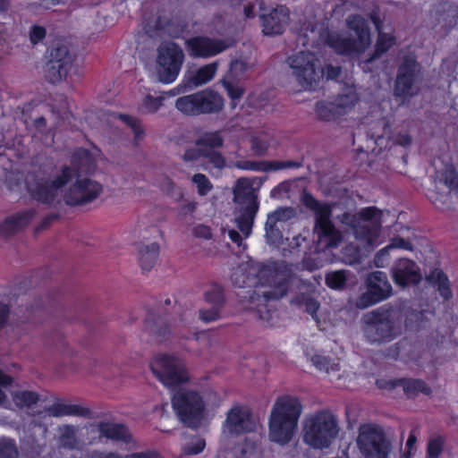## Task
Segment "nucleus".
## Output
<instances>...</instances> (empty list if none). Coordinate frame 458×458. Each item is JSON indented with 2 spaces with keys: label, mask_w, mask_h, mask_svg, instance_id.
<instances>
[{
  "label": "nucleus",
  "mask_w": 458,
  "mask_h": 458,
  "mask_svg": "<svg viewBox=\"0 0 458 458\" xmlns=\"http://www.w3.org/2000/svg\"><path fill=\"white\" fill-rule=\"evenodd\" d=\"M292 276L291 268L284 263L263 267L258 273L260 287L249 295L250 309L265 306L268 301L278 300L286 295Z\"/></svg>",
  "instance_id": "20e7f679"
},
{
  "label": "nucleus",
  "mask_w": 458,
  "mask_h": 458,
  "mask_svg": "<svg viewBox=\"0 0 458 458\" xmlns=\"http://www.w3.org/2000/svg\"><path fill=\"white\" fill-rule=\"evenodd\" d=\"M289 21V11L284 6H277L268 14L262 16L263 31L267 35L281 34Z\"/></svg>",
  "instance_id": "4be33fe9"
},
{
  "label": "nucleus",
  "mask_w": 458,
  "mask_h": 458,
  "mask_svg": "<svg viewBox=\"0 0 458 458\" xmlns=\"http://www.w3.org/2000/svg\"><path fill=\"white\" fill-rule=\"evenodd\" d=\"M403 311L394 307H380L362 318V331L368 342H390L403 332Z\"/></svg>",
  "instance_id": "7ed1b4c3"
},
{
  "label": "nucleus",
  "mask_w": 458,
  "mask_h": 458,
  "mask_svg": "<svg viewBox=\"0 0 458 458\" xmlns=\"http://www.w3.org/2000/svg\"><path fill=\"white\" fill-rule=\"evenodd\" d=\"M234 222L240 233L234 229L228 231L230 239L238 246L242 239L251 233L254 218L259 210L258 193L253 182L248 178H240L233 187Z\"/></svg>",
  "instance_id": "f257e3e1"
},
{
  "label": "nucleus",
  "mask_w": 458,
  "mask_h": 458,
  "mask_svg": "<svg viewBox=\"0 0 458 458\" xmlns=\"http://www.w3.org/2000/svg\"><path fill=\"white\" fill-rule=\"evenodd\" d=\"M399 383L407 394H417L418 393L428 394L430 393V389L420 379L401 378Z\"/></svg>",
  "instance_id": "e433bc0d"
},
{
  "label": "nucleus",
  "mask_w": 458,
  "mask_h": 458,
  "mask_svg": "<svg viewBox=\"0 0 458 458\" xmlns=\"http://www.w3.org/2000/svg\"><path fill=\"white\" fill-rule=\"evenodd\" d=\"M72 183L64 192L63 199L69 206L82 205L92 201L101 192V185L88 178L74 177Z\"/></svg>",
  "instance_id": "f3484780"
},
{
  "label": "nucleus",
  "mask_w": 458,
  "mask_h": 458,
  "mask_svg": "<svg viewBox=\"0 0 458 458\" xmlns=\"http://www.w3.org/2000/svg\"><path fill=\"white\" fill-rule=\"evenodd\" d=\"M312 362L318 369L327 373L339 370V363L329 357L316 355L312 358Z\"/></svg>",
  "instance_id": "49530a36"
},
{
  "label": "nucleus",
  "mask_w": 458,
  "mask_h": 458,
  "mask_svg": "<svg viewBox=\"0 0 458 458\" xmlns=\"http://www.w3.org/2000/svg\"><path fill=\"white\" fill-rule=\"evenodd\" d=\"M248 267V264H241L233 269L231 276L233 284L240 288L245 287L248 284V282L250 280V273L247 274Z\"/></svg>",
  "instance_id": "de8ad7c7"
},
{
  "label": "nucleus",
  "mask_w": 458,
  "mask_h": 458,
  "mask_svg": "<svg viewBox=\"0 0 458 458\" xmlns=\"http://www.w3.org/2000/svg\"><path fill=\"white\" fill-rule=\"evenodd\" d=\"M99 458H164L158 452L155 450H147L144 452L133 453L128 455H120L116 453H108L102 454Z\"/></svg>",
  "instance_id": "864d4df0"
},
{
  "label": "nucleus",
  "mask_w": 458,
  "mask_h": 458,
  "mask_svg": "<svg viewBox=\"0 0 458 458\" xmlns=\"http://www.w3.org/2000/svg\"><path fill=\"white\" fill-rule=\"evenodd\" d=\"M356 442L365 458H388L391 444L379 426L361 425Z\"/></svg>",
  "instance_id": "9d476101"
},
{
  "label": "nucleus",
  "mask_w": 458,
  "mask_h": 458,
  "mask_svg": "<svg viewBox=\"0 0 458 458\" xmlns=\"http://www.w3.org/2000/svg\"><path fill=\"white\" fill-rule=\"evenodd\" d=\"M420 66L413 56H405L398 69L394 84V95L401 98H411L419 91Z\"/></svg>",
  "instance_id": "dca6fc26"
},
{
  "label": "nucleus",
  "mask_w": 458,
  "mask_h": 458,
  "mask_svg": "<svg viewBox=\"0 0 458 458\" xmlns=\"http://www.w3.org/2000/svg\"><path fill=\"white\" fill-rule=\"evenodd\" d=\"M304 205L314 213L313 242L318 251L336 248L343 241L342 233L331 220L332 206L319 202L311 195L304 197Z\"/></svg>",
  "instance_id": "423d86ee"
},
{
  "label": "nucleus",
  "mask_w": 458,
  "mask_h": 458,
  "mask_svg": "<svg viewBox=\"0 0 458 458\" xmlns=\"http://www.w3.org/2000/svg\"><path fill=\"white\" fill-rule=\"evenodd\" d=\"M165 21L157 18L154 21L147 22L144 29L150 38H158L162 36V33L165 30Z\"/></svg>",
  "instance_id": "bf43d9fd"
},
{
  "label": "nucleus",
  "mask_w": 458,
  "mask_h": 458,
  "mask_svg": "<svg viewBox=\"0 0 458 458\" xmlns=\"http://www.w3.org/2000/svg\"><path fill=\"white\" fill-rule=\"evenodd\" d=\"M74 173L71 167H62V169L50 178H41L30 186L31 196L46 204L60 202L63 188L72 181Z\"/></svg>",
  "instance_id": "9b49d317"
},
{
  "label": "nucleus",
  "mask_w": 458,
  "mask_h": 458,
  "mask_svg": "<svg viewBox=\"0 0 458 458\" xmlns=\"http://www.w3.org/2000/svg\"><path fill=\"white\" fill-rule=\"evenodd\" d=\"M428 281L438 285V290L445 299L451 297V292L448 287V279L440 269L433 270L428 276Z\"/></svg>",
  "instance_id": "4c0bfd02"
},
{
  "label": "nucleus",
  "mask_w": 458,
  "mask_h": 458,
  "mask_svg": "<svg viewBox=\"0 0 458 458\" xmlns=\"http://www.w3.org/2000/svg\"><path fill=\"white\" fill-rule=\"evenodd\" d=\"M98 430L101 436L124 443H130L132 440L129 429L123 424L110 422H102L98 425Z\"/></svg>",
  "instance_id": "393cba45"
},
{
  "label": "nucleus",
  "mask_w": 458,
  "mask_h": 458,
  "mask_svg": "<svg viewBox=\"0 0 458 458\" xmlns=\"http://www.w3.org/2000/svg\"><path fill=\"white\" fill-rule=\"evenodd\" d=\"M92 165V157L90 153L83 148L77 149L72 157V163L69 167H71L72 171L74 173L72 179L74 177H79L80 173L88 172ZM64 167H68L65 165Z\"/></svg>",
  "instance_id": "cd10ccee"
},
{
  "label": "nucleus",
  "mask_w": 458,
  "mask_h": 458,
  "mask_svg": "<svg viewBox=\"0 0 458 458\" xmlns=\"http://www.w3.org/2000/svg\"><path fill=\"white\" fill-rule=\"evenodd\" d=\"M162 105V99L159 98H153L151 96H147L140 106V110L142 113L151 114L155 113L158 110L160 106Z\"/></svg>",
  "instance_id": "680f3d73"
},
{
  "label": "nucleus",
  "mask_w": 458,
  "mask_h": 458,
  "mask_svg": "<svg viewBox=\"0 0 458 458\" xmlns=\"http://www.w3.org/2000/svg\"><path fill=\"white\" fill-rule=\"evenodd\" d=\"M345 22L347 28L354 33L355 38L331 32L327 36V44L341 55H352L364 53L371 44L367 21L359 14H352L346 18Z\"/></svg>",
  "instance_id": "0eeeda50"
},
{
  "label": "nucleus",
  "mask_w": 458,
  "mask_h": 458,
  "mask_svg": "<svg viewBox=\"0 0 458 458\" xmlns=\"http://www.w3.org/2000/svg\"><path fill=\"white\" fill-rule=\"evenodd\" d=\"M161 187L166 194L175 198L177 200L181 199L183 196L181 189L168 177L163 178Z\"/></svg>",
  "instance_id": "052dcab7"
},
{
  "label": "nucleus",
  "mask_w": 458,
  "mask_h": 458,
  "mask_svg": "<svg viewBox=\"0 0 458 458\" xmlns=\"http://www.w3.org/2000/svg\"><path fill=\"white\" fill-rule=\"evenodd\" d=\"M237 458H264L263 448L256 442L246 440Z\"/></svg>",
  "instance_id": "c03bdc74"
},
{
  "label": "nucleus",
  "mask_w": 458,
  "mask_h": 458,
  "mask_svg": "<svg viewBox=\"0 0 458 458\" xmlns=\"http://www.w3.org/2000/svg\"><path fill=\"white\" fill-rule=\"evenodd\" d=\"M236 81L223 79L222 83L233 99H239L242 95V89L235 85Z\"/></svg>",
  "instance_id": "774afa93"
},
{
  "label": "nucleus",
  "mask_w": 458,
  "mask_h": 458,
  "mask_svg": "<svg viewBox=\"0 0 458 458\" xmlns=\"http://www.w3.org/2000/svg\"><path fill=\"white\" fill-rule=\"evenodd\" d=\"M205 445L203 439L195 438L183 447V453L187 455L198 454L203 451Z\"/></svg>",
  "instance_id": "69168bd1"
},
{
  "label": "nucleus",
  "mask_w": 458,
  "mask_h": 458,
  "mask_svg": "<svg viewBox=\"0 0 458 458\" xmlns=\"http://www.w3.org/2000/svg\"><path fill=\"white\" fill-rule=\"evenodd\" d=\"M265 229L267 240L270 244L278 245L281 243L283 241V233L278 224L267 219Z\"/></svg>",
  "instance_id": "603ef678"
},
{
  "label": "nucleus",
  "mask_w": 458,
  "mask_h": 458,
  "mask_svg": "<svg viewBox=\"0 0 458 458\" xmlns=\"http://www.w3.org/2000/svg\"><path fill=\"white\" fill-rule=\"evenodd\" d=\"M72 65L48 60L45 66V77L51 83H57L67 77Z\"/></svg>",
  "instance_id": "7c9ffc66"
},
{
  "label": "nucleus",
  "mask_w": 458,
  "mask_h": 458,
  "mask_svg": "<svg viewBox=\"0 0 458 458\" xmlns=\"http://www.w3.org/2000/svg\"><path fill=\"white\" fill-rule=\"evenodd\" d=\"M336 416L331 411L322 410L304 420L303 441L313 448H328L339 433Z\"/></svg>",
  "instance_id": "6e6552de"
},
{
  "label": "nucleus",
  "mask_w": 458,
  "mask_h": 458,
  "mask_svg": "<svg viewBox=\"0 0 458 458\" xmlns=\"http://www.w3.org/2000/svg\"><path fill=\"white\" fill-rule=\"evenodd\" d=\"M349 272L346 270L332 271L326 275V284L332 289H343L348 279Z\"/></svg>",
  "instance_id": "79ce46f5"
},
{
  "label": "nucleus",
  "mask_w": 458,
  "mask_h": 458,
  "mask_svg": "<svg viewBox=\"0 0 458 458\" xmlns=\"http://www.w3.org/2000/svg\"><path fill=\"white\" fill-rule=\"evenodd\" d=\"M221 310L217 307H204L199 310V318L205 323L214 322L221 318Z\"/></svg>",
  "instance_id": "13d9d810"
},
{
  "label": "nucleus",
  "mask_w": 458,
  "mask_h": 458,
  "mask_svg": "<svg viewBox=\"0 0 458 458\" xmlns=\"http://www.w3.org/2000/svg\"><path fill=\"white\" fill-rule=\"evenodd\" d=\"M224 139L218 131L206 132L196 140L197 146H207L213 148L222 147Z\"/></svg>",
  "instance_id": "a18cd8bd"
},
{
  "label": "nucleus",
  "mask_w": 458,
  "mask_h": 458,
  "mask_svg": "<svg viewBox=\"0 0 458 458\" xmlns=\"http://www.w3.org/2000/svg\"><path fill=\"white\" fill-rule=\"evenodd\" d=\"M58 431L59 435V442L64 447L67 448H75L77 446V439H76V429L74 426L72 425H63L59 427Z\"/></svg>",
  "instance_id": "58836bf2"
},
{
  "label": "nucleus",
  "mask_w": 458,
  "mask_h": 458,
  "mask_svg": "<svg viewBox=\"0 0 458 458\" xmlns=\"http://www.w3.org/2000/svg\"><path fill=\"white\" fill-rule=\"evenodd\" d=\"M138 231L142 240L150 238L156 239L161 235V231L154 224L148 225V221L143 218L139 222Z\"/></svg>",
  "instance_id": "8fccbe9b"
},
{
  "label": "nucleus",
  "mask_w": 458,
  "mask_h": 458,
  "mask_svg": "<svg viewBox=\"0 0 458 458\" xmlns=\"http://www.w3.org/2000/svg\"><path fill=\"white\" fill-rule=\"evenodd\" d=\"M338 218L342 224L352 228L359 251H370L378 244L381 212L377 208H366L357 215L345 212Z\"/></svg>",
  "instance_id": "39448f33"
},
{
  "label": "nucleus",
  "mask_w": 458,
  "mask_h": 458,
  "mask_svg": "<svg viewBox=\"0 0 458 458\" xmlns=\"http://www.w3.org/2000/svg\"><path fill=\"white\" fill-rule=\"evenodd\" d=\"M273 136L267 131H259L250 139V148L255 156L263 157L273 142Z\"/></svg>",
  "instance_id": "2f4dec72"
},
{
  "label": "nucleus",
  "mask_w": 458,
  "mask_h": 458,
  "mask_svg": "<svg viewBox=\"0 0 458 458\" xmlns=\"http://www.w3.org/2000/svg\"><path fill=\"white\" fill-rule=\"evenodd\" d=\"M176 108L187 115H199L198 92L179 98L175 102Z\"/></svg>",
  "instance_id": "473e14b6"
},
{
  "label": "nucleus",
  "mask_w": 458,
  "mask_h": 458,
  "mask_svg": "<svg viewBox=\"0 0 458 458\" xmlns=\"http://www.w3.org/2000/svg\"><path fill=\"white\" fill-rule=\"evenodd\" d=\"M445 439L442 437H435L428 440L427 446V458H439L443 452Z\"/></svg>",
  "instance_id": "5fc2aeb1"
},
{
  "label": "nucleus",
  "mask_w": 458,
  "mask_h": 458,
  "mask_svg": "<svg viewBox=\"0 0 458 458\" xmlns=\"http://www.w3.org/2000/svg\"><path fill=\"white\" fill-rule=\"evenodd\" d=\"M296 216V211L293 208H279L267 216V220L279 224L284 223Z\"/></svg>",
  "instance_id": "09e8293b"
},
{
  "label": "nucleus",
  "mask_w": 458,
  "mask_h": 458,
  "mask_svg": "<svg viewBox=\"0 0 458 458\" xmlns=\"http://www.w3.org/2000/svg\"><path fill=\"white\" fill-rule=\"evenodd\" d=\"M33 216L34 211L30 209L7 217L0 224V237L5 238L15 233L26 226Z\"/></svg>",
  "instance_id": "5701e85b"
},
{
  "label": "nucleus",
  "mask_w": 458,
  "mask_h": 458,
  "mask_svg": "<svg viewBox=\"0 0 458 458\" xmlns=\"http://www.w3.org/2000/svg\"><path fill=\"white\" fill-rule=\"evenodd\" d=\"M298 303H301L305 306L306 311L310 313L317 320V311L319 309V303L310 297L302 296L301 298L296 299Z\"/></svg>",
  "instance_id": "338daca9"
},
{
  "label": "nucleus",
  "mask_w": 458,
  "mask_h": 458,
  "mask_svg": "<svg viewBox=\"0 0 458 458\" xmlns=\"http://www.w3.org/2000/svg\"><path fill=\"white\" fill-rule=\"evenodd\" d=\"M291 76L302 89H310L321 78L320 62L310 52L301 51L287 59Z\"/></svg>",
  "instance_id": "1a4fd4ad"
},
{
  "label": "nucleus",
  "mask_w": 458,
  "mask_h": 458,
  "mask_svg": "<svg viewBox=\"0 0 458 458\" xmlns=\"http://www.w3.org/2000/svg\"><path fill=\"white\" fill-rule=\"evenodd\" d=\"M146 329L155 335L157 341H163L170 335L165 318L155 314H150L147 318Z\"/></svg>",
  "instance_id": "c756f323"
},
{
  "label": "nucleus",
  "mask_w": 458,
  "mask_h": 458,
  "mask_svg": "<svg viewBox=\"0 0 458 458\" xmlns=\"http://www.w3.org/2000/svg\"><path fill=\"white\" fill-rule=\"evenodd\" d=\"M370 20L377 31V38L373 54L361 63V67L365 72L370 71L371 68L369 64L376 59H378L383 54L386 53L395 44V38L391 33L385 31L383 21L377 12L371 13Z\"/></svg>",
  "instance_id": "aec40b11"
},
{
  "label": "nucleus",
  "mask_w": 458,
  "mask_h": 458,
  "mask_svg": "<svg viewBox=\"0 0 458 458\" xmlns=\"http://www.w3.org/2000/svg\"><path fill=\"white\" fill-rule=\"evenodd\" d=\"M19 452L14 442L8 438L0 439V458H18Z\"/></svg>",
  "instance_id": "4d7b16f0"
},
{
  "label": "nucleus",
  "mask_w": 458,
  "mask_h": 458,
  "mask_svg": "<svg viewBox=\"0 0 458 458\" xmlns=\"http://www.w3.org/2000/svg\"><path fill=\"white\" fill-rule=\"evenodd\" d=\"M204 157H207L208 162L216 168L222 169L225 166V157L217 151L205 150Z\"/></svg>",
  "instance_id": "0e129e2a"
},
{
  "label": "nucleus",
  "mask_w": 458,
  "mask_h": 458,
  "mask_svg": "<svg viewBox=\"0 0 458 458\" xmlns=\"http://www.w3.org/2000/svg\"><path fill=\"white\" fill-rule=\"evenodd\" d=\"M39 399V394L34 391L19 390L13 394V401L20 409L32 408Z\"/></svg>",
  "instance_id": "c9c22d12"
},
{
  "label": "nucleus",
  "mask_w": 458,
  "mask_h": 458,
  "mask_svg": "<svg viewBox=\"0 0 458 458\" xmlns=\"http://www.w3.org/2000/svg\"><path fill=\"white\" fill-rule=\"evenodd\" d=\"M316 113L322 120H332L338 117L336 109L335 108L333 101L331 102H318L316 106Z\"/></svg>",
  "instance_id": "3c124183"
},
{
  "label": "nucleus",
  "mask_w": 458,
  "mask_h": 458,
  "mask_svg": "<svg viewBox=\"0 0 458 458\" xmlns=\"http://www.w3.org/2000/svg\"><path fill=\"white\" fill-rule=\"evenodd\" d=\"M257 427L255 418L246 407L236 405L227 412L225 428L231 434L240 435L255 431Z\"/></svg>",
  "instance_id": "a211bd4d"
},
{
  "label": "nucleus",
  "mask_w": 458,
  "mask_h": 458,
  "mask_svg": "<svg viewBox=\"0 0 458 458\" xmlns=\"http://www.w3.org/2000/svg\"><path fill=\"white\" fill-rule=\"evenodd\" d=\"M48 60L72 65L73 57L66 46L56 44L52 47Z\"/></svg>",
  "instance_id": "ea45409f"
},
{
  "label": "nucleus",
  "mask_w": 458,
  "mask_h": 458,
  "mask_svg": "<svg viewBox=\"0 0 458 458\" xmlns=\"http://www.w3.org/2000/svg\"><path fill=\"white\" fill-rule=\"evenodd\" d=\"M403 320L404 319V327L410 331H418L426 327L427 318L425 313L420 310H408L403 312Z\"/></svg>",
  "instance_id": "f704fd0d"
},
{
  "label": "nucleus",
  "mask_w": 458,
  "mask_h": 458,
  "mask_svg": "<svg viewBox=\"0 0 458 458\" xmlns=\"http://www.w3.org/2000/svg\"><path fill=\"white\" fill-rule=\"evenodd\" d=\"M392 271L394 282L401 286L417 284L421 278L417 265L407 259H399Z\"/></svg>",
  "instance_id": "412c9836"
},
{
  "label": "nucleus",
  "mask_w": 458,
  "mask_h": 458,
  "mask_svg": "<svg viewBox=\"0 0 458 458\" xmlns=\"http://www.w3.org/2000/svg\"><path fill=\"white\" fill-rule=\"evenodd\" d=\"M234 165L242 170L266 171L267 169V164L266 162L243 160L236 162Z\"/></svg>",
  "instance_id": "e2e57ef3"
},
{
  "label": "nucleus",
  "mask_w": 458,
  "mask_h": 458,
  "mask_svg": "<svg viewBox=\"0 0 458 458\" xmlns=\"http://www.w3.org/2000/svg\"><path fill=\"white\" fill-rule=\"evenodd\" d=\"M141 268L149 271L156 264L159 254V245L157 242H140L138 246Z\"/></svg>",
  "instance_id": "bb28decb"
},
{
  "label": "nucleus",
  "mask_w": 458,
  "mask_h": 458,
  "mask_svg": "<svg viewBox=\"0 0 458 458\" xmlns=\"http://www.w3.org/2000/svg\"><path fill=\"white\" fill-rule=\"evenodd\" d=\"M191 180L196 185L198 193L200 196H206L213 189V184L203 174H194Z\"/></svg>",
  "instance_id": "6e6d98bb"
},
{
  "label": "nucleus",
  "mask_w": 458,
  "mask_h": 458,
  "mask_svg": "<svg viewBox=\"0 0 458 458\" xmlns=\"http://www.w3.org/2000/svg\"><path fill=\"white\" fill-rule=\"evenodd\" d=\"M218 68V62H213L198 69L194 73L189 75L188 82L193 87H199L210 81Z\"/></svg>",
  "instance_id": "c85d7f7f"
},
{
  "label": "nucleus",
  "mask_w": 458,
  "mask_h": 458,
  "mask_svg": "<svg viewBox=\"0 0 458 458\" xmlns=\"http://www.w3.org/2000/svg\"><path fill=\"white\" fill-rule=\"evenodd\" d=\"M182 50L174 42H164L157 48V74L164 83L173 82L183 62Z\"/></svg>",
  "instance_id": "ddd939ff"
},
{
  "label": "nucleus",
  "mask_w": 458,
  "mask_h": 458,
  "mask_svg": "<svg viewBox=\"0 0 458 458\" xmlns=\"http://www.w3.org/2000/svg\"><path fill=\"white\" fill-rule=\"evenodd\" d=\"M365 283L366 292L355 301V306L358 309H367L389 298L392 294V285L386 274L382 271H374L369 274Z\"/></svg>",
  "instance_id": "4468645a"
},
{
  "label": "nucleus",
  "mask_w": 458,
  "mask_h": 458,
  "mask_svg": "<svg viewBox=\"0 0 458 458\" xmlns=\"http://www.w3.org/2000/svg\"><path fill=\"white\" fill-rule=\"evenodd\" d=\"M301 411L302 406L297 398H277L269 416V440L281 445L289 443L296 431Z\"/></svg>",
  "instance_id": "f03ea898"
},
{
  "label": "nucleus",
  "mask_w": 458,
  "mask_h": 458,
  "mask_svg": "<svg viewBox=\"0 0 458 458\" xmlns=\"http://www.w3.org/2000/svg\"><path fill=\"white\" fill-rule=\"evenodd\" d=\"M153 374L167 387L187 380L182 361L174 356L157 355L150 364Z\"/></svg>",
  "instance_id": "2eb2a0df"
},
{
  "label": "nucleus",
  "mask_w": 458,
  "mask_h": 458,
  "mask_svg": "<svg viewBox=\"0 0 458 458\" xmlns=\"http://www.w3.org/2000/svg\"><path fill=\"white\" fill-rule=\"evenodd\" d=\"M250 65L243 60H233L230 64L228 72L225 74L224 79L232 81L241 80L244 74L249 71Z\"/></svg>",
  "instance_id": "a19ab883"
},
{
  "label": "nucleus",
  "mask_w": 458,
  "mask_h": 458,
  "mask_svg": "<svg viewBox=\"0 0 458 458\" xmlns=\"http://www.w3.org/2000/svg\"><path fill=\"white\" fill-rule=\"evenodd\" d=\"M205 301L207 304L212 307L223 309L225 305V297L221 286L213 285L205 293Z\"/></svg>",
  "instance_id": "37998d69"
},
{
  "label": "nucleus",
  "mask_w": 458,
  "mask_h": 458,
  "mask_svg": "<svg viewBox=\"0 0 458 458\" xmlns=\"http://www.w3.org/2000/svg\"><path fill=\"white\" fill-rule=\"evenodd\" d=\"M187 46L192 56L208 58L228 49L231 43L225 39L197 37L189 39Z\"/></svg>",
  "instance_id": "6ab92c4d"
},
{
  "label": "nucleus",
  "mask_w": 458,
  "mask_h": 458,
  "mask_svg": "<svg viewBox=\"0 0 458 458\" xmlns=\"http://www.w3.org/2000/svg\"><path fill=\"white\" fill-rule=\"evenodd\" d=\"M358 101L357 94L353 89H348L346 93L339 95L334 101L335 108L339 116L352 110Z\"/></svg>",
  "instance_id": "72a5a7b5"
},
{
  "label": "nucleus",
  "mask_w": 458,
  "mask_h": 458,
  "mask_svg": "<svg viewBox=\"0 0 458 458\" xmlns=\"http://www.w3.org/2000/svg\"><path fill=\"white\" fill-rule=\"evenodd\" d=\"M172 404L180 420L189 427L198 424L204 410L199 394L185 388H180L174 394Z\"/></svg>",
  "instance_id": "f8f14e48"
},
{
  "label": "nucleus",
  "mask_w": 458,
  "mask_h": 458,
  "mask_svg": "<svg viewBox=\"0 0 458 458\" xmlns=\"http://www.w3.org/2000/svg\"><path fill=\"white\" fill-rule=\"evenodd\" d=\"M200 114L218 113L224 106L223 98L214 90L198 92Z\"/></svg>",
  "instance_id": "b1692460"
},
{
  "label": "nucleus",
  "mask_w": 458,
  "mask_h": 458,
  "mask_svg": "<svg viewBox=\"0 0 458 458\" xmlns=\"http://www.w3.org/2000/svg\"><path fill=\"white\" fill-rule=\"evenodd\" d=\"M46 412L53 417L64 416H81L87 417L89 415V410L75 404H67L61 402H56L52 405L46 408Z\"/></svg>",
  "instance_id": "a878e982"
}]
</instances>
